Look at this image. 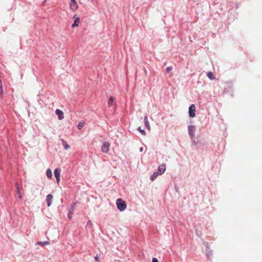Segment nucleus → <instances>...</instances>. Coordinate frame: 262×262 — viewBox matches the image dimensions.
<instances>
[{"instance_id":"15","label":"nucleus","mask_w":262,"mask_h":262,"mask_svg":"<svg viewBox=\"0 0 262 262\" xmlns=\"http://www.w3.org/2000/svg\"><path fill=\"white\" fill-rule=\"evenodd\" d=\"M115 101V99L112 97H110L109 99V101L108 102V104L110 106H112L113 105V102Z\"/></svg>"},{"instance_id":"9","label":"nucleus","mask_w":262,"mask_h":262,"mask_svg":"<svg viewBox=\"0 0 262 262\" xmlns=\"http://www.w3.org/2000/svg\"><path fill=\"white\" fill-rule=\"evenodd\" d=\"M70 6L71 9L74 11H76L78 9V7L76 1L71 2Z\"/></svg>"},{"instance_id":"10","label":"nucleus","mask_w":262,"mask_h":262,"mask_svg":"<svg viewBox=\"0 0 262 262\" xmlns=\"http://www.w3.org/2000/svg\"><path fill=\"white\" fill-rule=\"evenodd\" d=\"M79 23H80V18L79 17H77L75 19L74 23L72 24V28H75L76 27L78 26Z\"/></svg>"},{"instance_id":"4","label":"nucleus","mask_w":262,"mask_h":262,"mask_svg":"<svg viewBox=\"0 0 262 262\" xmlns=\"http://www.w3.org/2000/svg\"><path fill=\"white\" fill-rule=\"evenodd\" d=\"M110 149V144L107 142H104L103 143L101 146V150L103 152H107Z\"/></svg>"},{"instance_id":"20","label":"nucleus","mask_w":262,"mask_h":262,"mask_svg":"<svg viewBox=\"0 0 262 262\" xmlns=\"http://www.w3.org/2000/svg\"><path fill=\"white\" fill-rule=\"evenodd\" d=\"M17 193L18 194L19 198V199H21L22 196H21V194L19 188V187L18 186L17 187Z\"/></svg>"},{"instance_id":"5","label":"nucleus","mask_w":262,"mask_h":262,"mask_svg":"<svg viewBox=\"0 0 262 262\" xmlns=\"http://www.w3.org/2000/svg\"><path fill=\"white\" fill-rule=\"evenodd\" d=\"M54 173L55 177L57 181V183L59 184L60 181V171H59V169L58 168H56L54 170Z\"/></svg>"},{"instance_id":"22","label":"nucleus","mask_w":262,"mask_h":262,"mask_svg":"<svg viewBox=\"0 0 262 262\" xmlns=\"http://www.w3.org/2000/svg\"><path fill=\"white\" fill-rule=\"evenodd\" d=\"M171 70H172V67H168L166 69V72L168 73V72H169Z\"/></svg>"},{"instance_id":"11","label":"nucleus","mask_w":262,"mask_h":262,"mask_svg":"<svg viewBox=\"0 0 262 262\" xmlns=\"http://www.w3.org/2000/svg\"><path fill=\"white\" fill-rule=\"evenodd\" d=\"M144 124H145V126H146V127L148 129V130H150V125H149V123L148 121V118H147V116H145L144 117Z\"/></svg>"},{"instance_id":"14","label":"nucleus","mask_w":262,"mask_h":262,"mask_svg":"<svg viewBox=\"0 0 262 262\" xmlns=\"http://www.w3.org/2000/svg\"><path fill=\"white\" fill-rule=\"evenodd\" d=\"M207 75L210 79L213 80L215 78V77L214 76L212 72H208Z\"/></svg>"},{"instance_id":"17","label":"nucleus","mask_w":262,"mask_h":262,"mask_svg":"<svg viewBox=\"0 0 262 262\" xmlns=\"http://www.w3.org/2000/svg\"><path fill=\"white\" fill-rule=\"evenodd\" d=\"M84 125V122L81 121L79 123L77 127L79 129H81L83 127Z\"/></svg>"},{"instance_id":"7","label":"nucleus","mask_w":262,"mask_h":262,"mask_svg":"<svg viewBox=\"0 0 262 262\" xmlns=\"http://www.w3.org/2000/svg\"><path fill=\"white\" fill-rule=\"evenodd\" d=\"M53 196L52 194H48L46 197V201L48 207L50 206L53 201Z\"/></svg>"},{"instance_id":"3","label":"nucleus","mask_w":262,"mask_h":262,"mask_svg":"<svg viewBox=\"0 0 262 262\" xmlns=\"http://www.w3.org/2000/svg\"><path fill=\"white\" fill-rule=\"evenodd\" d=\"M189 134L191 138H193L195 136V127L194 126L189 125L188 126Z\"/></svg>"},{"instance_id":"12","label":"nucleus","mask_w":262,"mask_h":262,"mask_svg":"<svg viewBox=\"0 0 262 262\" xmlns=\"http://www.w3.org/2000/svg\"><path fill=\"white\" fill-rule=\"evenodd\" d=\"M159 175L160 174L158 172H154L153 174L150 177V180L152 181H154Z\"/></svg>"},{"instance_id":"25","label":"nucleus","mask_w":262,"mask_h":262,"mask_svg":"<svg viewBox=\"0 0 262 262\" xmlns=\"http://www.w3.org/2000/svg\"><path fill=\"white\" fill-rule=\"evenodd\" d=\"M143 150V147H141V148H140V151L141 152H142Z\"/></svg>"},{"instance_id":"23","label":"nucleus","mask_w":262,"mask_h":262,"mask_svg":"<svg viewBox=\"0 0 262 262\" xmlns=\"http://www.w3.org/2000/svg\"><path fill=\"white\" fill-rule=\"evenodd\" d=\"M99 258H100V255H97L95 258V259L97 260V261H99Z\"/></svg>"},{"instance_id":"2","label":"nucleus","mask_w":262,"mask_h":262,"mask_svg":"<svg viewBox=\"0 0 262 262\" xmlns=\"http://www.w3.org/2000/svg\"><path fill=\"white\" fill-rule=\"evenodd\" d=\"M196 107L194 104H191L189 107V115L191 118L195 116Z\"/></svg>"},{"instance_id":"18","label":"nucleus","mask_w":262,"mask_h":262,"mask_svg":"<svg viewBox=\"0 0 262 262\" xmlns=\"http://www.w3.org/2000/svg\"><path fill=\"white\" fill-rule=\"evenodd\" d=\"M3 94V85L2 80H0V96H2Z\"/></svg>"},{"instance_id":"16","label":"nucleus","mask_w":262,"mask_h":262,"mask_svg":"<svg viewBox=\"0 0 262 262\" xmlns=\"http://www.w3.org/2000/svg\"><path fill=\"white\" fill-rule=\"evenodd\" d=\"M62 145L64 147L65 149H68L70 148V146L67 144V143L64 140H62Z\"/></svg>"},{"instance_id":"1","label":"nucleus","mask_w":262,"mask_h":262,"mask_svg":"<svg viewBox=\"0 0 262 262\" xmlns=\"http://www.w3.org/2000/svg\"><path fill=\"white\" fill-rule=\"evenodd\" d=\"M117 208L121 211L124 210L126 207V205L124 201L121 199H118L116 201Z\"/></svg>"},{"instance_id":"6","label":"nucleus","mask_w":262,"mask_h":262,"mask_svg":"<svg viewBox=\"0 0 262 262\" xmlns=\"http://www.w3.org/2000/svg\"><path fill=\"white\" fill-rule=\"evenodd\" d=\"M166 170V165L164 164L160 165L158 167V172L160 175L164 173Z\"/></svg>"},{"instance_id":"19","label":"nucleus","mask_w":262,"mask_h":262,"mask_svg":"<svg viewBox=\"0 0 262 262\" xmlns=\"http://www.w3.org/2000/svg\"><path fill=\"white\" fill-rule=\"evenodd\" d=\"M50 243L48 241L43 242H38V244L41 245V246H45L47 245H49Z\"/></svg>"},{"instance_id":"8","label":"nucleus","mask_w":262,"mask_h":262,"mask_svg":"<svg viewBox=\"0 0 262 262\" xmlns=\"http://www.w3.org/2000/svg\"><path fill=\"white\" fill-rule=\"evenodd\" d=\"M56 114L58 116L59 120H62L64 118L63 113L62 111L57 109L55 111Z\"/></svg>"},{"instance_id":"27","label":"nucleus","mask_w":262,"mask_h":262,"mask_svg":"<svg viewBox=\"0 0 262 262\" xmlns=\"http://www.w3.org/2000/svg\"><path fill=\"white\" fill-rule=\"evenodd\" d=\"M75 1H76V0H71V2H75Z\"/></svg>"},{"instance_id":"26","label":"nucleus","mask_w":262,"mask_h":262,"mask_svg":"<svg viewBox=\"0 0 262 262\" xmlns=\"http://www.w3.org/2000/svg\"><path fill=\"white\" fill-rule=\"evenodd\" d=\"M68 217H69V219H71V217H72V216H71L70 214H69Z\"/></svg>"},{"instance_id":"13","label":"nucleus","mask_w":262,"mask_h":262,"mask_svg":"<svg viewBox=\"0 0 262 262\" xmlns=\"http://www.w3.org/2000/svg\"><path fill=\"white\" fill-rule=\"evenodd\" d=\"M47 176L49 178H52V172L50 169H48L46 171Z\"/></svg>"},{"instance_id":"24","label":"nucleus","mask_w":262,"mask_h":262,"mask_svg":"<svg viewBox=\"0 0 262 262\" xmlns=\"http://www.w3.org/2000/svg\"><path fill=\"white\" fill-rule=\"evenodd\" d=\"M152 262H158V260L157 258H152Z\"/></svg>"},{"instance_id":"21","label":"nucleus","mask_w":262,"mask_h":262,"mask_svg":"<svg viewBox=\"0 0 262 262\" xmlns=\"http://www.w3.org/2000/svg\"><path fill=\"white\" fill-rule=\"evenodd\" d=\"M138 130L142 134V135H145V132L140 127H139L138 128Z\"/></svg>"}]
</instances>
